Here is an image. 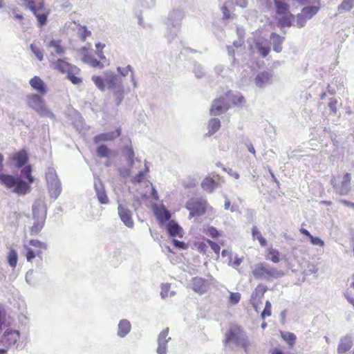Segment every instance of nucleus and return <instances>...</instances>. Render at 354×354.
<instances>
[{
  "label": "nucleus",
  "mask_w": 354,
  "mask_h": 354,
  "mask_svg": "<svg viewBox=\"0 0 354 354\" xmlns=\"http://www.w3.org/2000/svg\"><path fill=\"white\" fill-rule=\"evenodd\" d=\"M252 236L253 240H258L261 246L266 247L267 245L266 239L262 236L261 232L256 226H253L252 228Z\"/></svg>",
  "instance_id": "473e14b6"
},
{
  "label": "nucleus",
  "mask_w": 354,
  "mask_h": 354,
  "mask_svg": "<svg viewBox=\"0 0 354 354\" xmlns=\"http://www.w3.org/2000/svg\"><path fill=\"white\" fill-rule=\"evenodd\" d=\"M156 216L160 223H164L167 221H169L171 218L169 212L165 208L158 209L156 212Z\"/></svg>",
  "instance_id": "e433bc0d"
},
{
  "label": "nucleus",
  "mask_w": 354,
  "mask_h": 354,
  "mask_svg": "<svg viewBox=\"0 0 354 354\" xmlns=\"http://www.w3.org/2000/svg\"><path fill=\"white\" fill-rule=\"evenodd\" d=\"M241 294L239 292H231L229 297V302L231 304H236L241 299Z\"/></svg>",
  "instance_id": "8fccbe9b"
},
{
  "label": "nucleus",
  "mask_w": 354,
  "mask_h": 354,
  "mask_svg": "<svg viewBox=\"0 0 354 354\" xmlns=\"http://www.w3.org/2000/svg\"><path fill=\"white\" fill-rule=\"evenodd\" d=\"M0 181L7 188L15 187L14 192L19 195H24L30 191V186L26 182L12 175L0 174Z\"/></svg>",
  "instance_id": "20e7f679"
},
{
  "label": "nucleus",
  "mask_w": 354,
  "mask_h": 354,
  "mask_svg": "<svg viewBox=\"0 0 354 354\" xmlns=\"http://www.w3.org/2000/svg\"><path fill=\"white\" fill-rule=\"evenodd\" d=\"M65 74H66V78L73 84H80L83 82L80 75L81 70L75 65L72 64Z\"/></svg>",
  "instance_id": "f3484780"
},
{
  "label": "nucleus",
  "mask_w": 354,
  "mask_h": 354,
  "mask_svg": "<svg viewBox=\"0 0 354 354\" xmlns=\"http://www.w3.org/2000/svg\"><path fill=\"white\" fill-rule=\"evenodd\" d=\"M29 245L30 246L35 248L36 250H35L28 245H24V248L26 250L25 257L27 261L32 262L35 257H38L41 261H42L43 252L48 249L47 244L38 239H30L29 241Z\"/></svg>",
  "instance_id": "39448f33"
},
{
  "label": "nucleus",
  "mask_w": 354,
  "mask_h": 354,
  "mask_svg": "<svg viewBox=\"0 0 354 354\" xmlns=\"http://www.w3.org/2000/svg\"><path fill=\"white\" fill-rule=\"evenodd\" d=\"M71 65L72 64L66 62L65 59H58L57 60L51 62L53 68L59 71L62 74H65Z\"/></svg>",
  "instance_id": "b1692460"
},
{
  "label": "nucleus",
  "mask_w": 354,
  "mask_h": 354,
  "mask_svg": "<svg viewBox=\"0 0 354 354\" xmlns=\"http://www.w3.org/2000/svg\"><path fill=\"white\" fill-rule=\"evenodd\" d=\"M20 337L18 330H7L1 337V343L6 348H9L15 345Z\"/></svg>",
  "instance_id": "4468645a"
},
{
  "label": "nucleus",
  "mask_w": 354,
  "mask_h": 354,
  "mask_svg": "<svg viewBox=\"0 0 354 354\" xmlns=\"http://www.w3.org/2000/svg\"><path fill=\"white\" fill-rule=\"evenodd\" d=\"M281 336L290 348L295 346L297 337L294 333L290 332H281Z\"/></svg>",
  "instance_id": "2f4dec72"
},
{
  "label": "nucleus",
  "mask_w": 354,
  "mask_h": 354,
  "mask_svg": "<svg viewBox=\"0 0 354 354\" xmlns=\"http://www.w3.org/2000/svg\"><path fill=\"white\" fill-rule=\"evenodd\" d=\"M105 82L106 86L110 89L118 88V91H122L123 87L122 85L121 79L113 73H105Z\"/></svg>",
  "instance_id": "dca6fc26"
},
{
  "label": "nucleus",
  "mask_w": 354,
  "mask_h": 354,
  "mask_svg": "<svg viewBox=\"0 0 354 354\" xmlns=\"http://www.w3.org/2000/svg\"><path fill=\"white\" fill-rule=\"evenodd\" d=\"M30 48L32 50V51L33 52V53L35 54V55L37 57V58L39 61H41L44 58L43 50L41 49H40L39 47H37L34 44H30Z\"/></svg>",
  "instance_id": "de8ad7c7"
},
{
  "label": "nucleus",
  "mask_w": 354,
  "mask_h": 354,
  "mask_svg": "<svg viewBox=\"0 0 354 354\" xmlns=\"http://www.w3.org/2000/svg\"><path fill=\"white\" fill-rule=\"evenodd\" d=\"M197 248L198 251L201 253L205 254L207 251V245L206 243L204 242H199L196 244Z\"/></svg>",
  "instance_id": "0e129e2a"
},
{
  "label": "nucleus",
  "mask_w": 354,
  "mask_h": 354,
  "mask_svg": "<svg viewBox=\"0 0 354 354\" xmlns=\"http://www.w3.org/2000/svg\"><path fill=\"white\" fill-rule=\"evenodd\" d=\"M118 214L121 220L128 227H133V221L132 219L131 212L130 210L124 207L122 205H119Z\"/></svg>",
  "instance_id": "aec40b11"
},
{
  "label": "nucleus",
  "mask_w": 354,
  "mask_h": 354,
  "mask_svg": "<svg viewBox=\"0 0 354 354\" xmlns=\"http://www.w3.org/2000/svg\"><path fill=\"white\" fill-rule=\"evenodd\" d=\"M218 185L219 183L210 176L205 177L201 183L202 188L209 193L213 192V191L217 188Z\"/></svg>",
  "instance_id": "a878e982"
},
{
  "label": "nucleus",
  "mask_w": 354,
  "mask_h": 354,
  "mask_svg": "<svg viewBox=\"0 0 354 354\" xmlns=\"http://www.w3.org/2000/svg\"><path fill=\"white\" fill-rule=\"evenodd\" d=\"M270 78L271 75L269 73L266 71L261 72L255 78V84L259 87H263L270 82Z\"/></svg>",
  "instance_id": "bb28decb"
},
{
  "label": "nucleus",
  "mask_w": 354,
  "mask_h": 354,
  "mask_svg": "<svg viewBox=\"0 0 354 354\" xmlns=\"http://www.w3.org/2000/svg\"><path fill=\"white\" fill-rule=\"evenodd\" d=\"M230 94H232V91H229L225 96H221L214 100L209 111L212 115H220L229 109L230 106L226 102V99L230 97Z\"/></svg>",
  "instance_id": "6e6552de"
},
{
  "label": "nucleus",
  "mask_w": 354,
  "mask_h": 354,
  "mask_svg": "<svg viewBox=\"0 0 354 354\" xmlns=\"http://www.w3.org/2000/svg\"><path fill=\"white\" fill-rule=\"evenodd\" d=\"M170 290V285L168 283L162 284L161 286L160 295L162 298H165L168 296L169 291Z\"/></svg>",
  "instance_id": "4d7b16f0"
},
{
  "label": "nucleus",
  "mask_w": 354,
  "mask_h": 354,
  "mask_svg": "<svg viewBox=\"0 0 354 354\" xmlns=\"http://www.w3.org/2000/svg\"><path fill=\"white\" fill-rule=\"evenodd\" d=\"M242 262H243L242 257H235L232 263H233L234 266L238 267L241 265V263Z\"/></svg>",
  "instance_id": "69168bd1"
},
{
  "label": "nucleus",
  "mask_w": 354,
  "mask_h": 354,
  "mask_svg": "<svg viewBox=\"0 0 354 354\" xmlns=\"http://www.w3.org/2000/svg\"><path fill=\"white\" fill-rule=\"evenodd\" d=\"M167 343V342H158V346L157 348V353L158 354H165L166 353Z\"/></svg>",
  "instance_id": "052dcab7"
},
{
  "label": "nucleus",
  "mask_w": 354,
  "mask_h": 354,
  "mask_svg": "<svg viewBox=\"0 0 354 354\" xmlns=\"http://www.w3.org/2000/svg\"><path fill=\"white\" fill-rule=\"evenodd\" d=\"M8 261L9 265L15 268L17 264V254L16 251L13 249H11L8 254Z\"/></svg>",
  "instance_id": "37998d69"
},
{
  "label": "nucleus",
  "mask_w": 354,
  "mask_h": 354,
  "mask_svg": "<svg viewBox=\"0 0 354 354\" xmlns=\"http://www.w3.org/2000/svg\"><path fill=\"white\" fill-rule=\"evenodd\" d=\"M270 354H285L283 351L279 348H274L270 351Z\"/></svg>",
  "instance_id": "338daca9"
},
{
  "label": "nucleus",
  "mask_w": 354,
  "mask_h": 354,
  "mask_svg": "<svg viewBox=\"0 0 354 354\" xmlns=\"http://www.w3.org/2000/svg\"><path fill=\"white\" fill-rule=\"evenodd\" d=\"M274 3L278 15H287L283 21H282L283 24L290 26L291 25V20L294 19V16L289 12V6L286 3L279 0H274Z\"/></svg>",
  "instance_id": "9b49d317"
},
{
  "label": "nucleus",
  "mask_w": 354,
  "mask_h": 354,
  "mask_svg": "<svg viewBox=\"0 0 354 354\" xmlns=\"http://www.w3.org/2000/svg\"><path fill=\"white\" fill-rule=\"evenodd\" d=\"M319 10V6H306L304 7L301 13L297 16V25L298 27H303L306 20L312 18Z\"/></svg>",
  "instance_id": "9d476101"
},
{
  "label": "nucleus",
  "mask_w": 354,
  "mask_h": 354,
  "mask_svg": "<svg viewBox=\"0 0 354 354\" xmlns=\"http://www.w3.org/2000/svg\"><path fill=\"white\" fill-rule=\"evenodd\" d=\"M259 51L260 54L263 57H266L270 52V47L268 46H259Z\"/></svg>",
  "instance_id": "e2e57ef3"
},
{
  "label": "nucleus",
  "mask_w": 354,
  "mask_h": 354,
  "mask_svg": "<svg viewBox=\"0 0 354 354\" xmlns=\"http://www.w3.org/2000/svg\"><path fill=\"white\" fill-rule=\"evenodd\" d=\"M13 162H15V165L20 168L24 166L28 160V156L27 151L24 149H22L14 154L12 158Z\"/></svg>",
  "instance_id": "5701e85b"
},
{
  "label": "nucleus",
  "mask_w": 354,
  "mask_h": 354,
  "mask_svg": "<svg viewBox=\"0 0 354 354\" xmlns=\"http://www.w3.org/2000/svg\"><path fill=\"white\" fill-rule=\"evenodd\" d=\"M272 314V305L269 301H267L265 304V308L261 314V317L264 319L267 317H270Z\"/></svg>",
  "instance_id": "09e8293b"
},
{
  "label": "nucleus",
  "mask_w": 354,
  "mask_h": 354,
  "mask_svg": "<svg viewBox=\"0 0 354 354\" xmlns=\"http://www.w3.org/2000/svg\"><path fill=\"white\" fill-rule=\"evenodd\" d=\"M300 232L309 238L310 243L314 245H319L323 247L324 245V242L320 238L317 236H313L310 234V233L304 228H301L299 230Z\"/></svg>",
  "instance_id": "c756f323"
},
{
  "label": "nucleus",
  "mask_w": 354,
  "mask_h": 354,
  "mask_svg": "<svg viewBox=\"0 0 354 354\" xmlns=\"http://www.w3.org/2000/svg\"><path fill=\"white\" fill-rule=\"evenodd\" d=\"M78 34L80 39L84 41L88 37L91 35V32L87 29L86 26H82L78 29Z\"/></svg>",
  "instance_id": "c03bdc74"
},
{
  "label": "nucleus",
  "mask_w": 354,
  "mask_h": 354,
  "mask_svg": "<svg viewBox=\"0 0 354 354\" xmlns=\"http://www.w3.org/2000/svg\"><path fill=\"white\" fill-rule=\"evenodd\" d=\"M268 255L266 258L270 260L272 263H277L280 261V253L279 252L272 248H269L267 250Z\"/></svg>",
  "instance_id": "c9c22d12"
},
{
  "label": "nucleus",
  "mask_w": 354,
  "mask_h": 354,
  "mask_svg": "<svg viewBox=\"0 0 354 354\" xmlns=\"http://www.w3.org/2000/svg\"><path fill=\"white\" fill-rule=\"evenodd\" d=\"M207 202L202 198H191L186 203V208L189 211V217L201 216L206 212Z\"/></svg>",
  "instance_id": "0eeeda50"
},
{
  "label": "nucleus",
  "mask_w": 354,
  "mask_h": 354,
  "mask_svg": "<svg viewBox=\"0 0 354 354\" xmlns=\"http://www.w3.org/2000/svg\"><path fill=\"white\" fill-rule=\"evenodd\" d=\"M131 328V324L128 320H121L118 324V335L121 337L126 336L130 332Z\"/></svg>",
  "instance_id": "cd10ccee"
},
{
  "label": "nucleus",
  "mask_w": 354,
  "mask_h": 354,
  "mask_svg": "<svg viewBox=\"0 0 354 354\" xmlns=\"http://www.w3.org/2000/svg\"><path fill=\"white\" fill-rule=\"evenodd\" d=\"M215 279L212 276L207 279L201 277H194L191 279L190 286L194 292L198 295L207 293L214 286Z\"/></svg>",
  "instance_id": "423d86ee"
},
{
  "label": "nucleus",
  "mask_w": 354,
  "mask_h": 354,
  "mask_svg": "<svg viewBox=\"0 0 354 354\" xmlns=\"http://www.w3.org/2000/svg\"><path fill=\"white\" fill-rule=\"evenodd\" d=\"M95 46L97 48V54L98 57L101 59H105V56L104 55L103 52H102V50L104 48L105 45L102 43H97L95 44Z\"/></svg>",
  "instance_id": "6e6d98bb"
},
{
  "label": "nucleus",
  "mask_w": 354,
  "mask_h": 354,
  "mask_svg": "<svg viewBox=\"0 0 354 354\" xmlns=\"http://www.w3.org/2000/svg\"><path fill=\"white\" fill-rule=\"evenodd\" d=\"M207 234L212 238H217L219 236V232L215 227H210L207 229Z\"/></svg>",
  "instance_id": "680f3d73"
},
{
  "label": "nucleus",
  "mask_w": 354,
  "mask_h": 354,
  "mask_svg": "<svg viewBox=\"0 0 354 354\" xmlns=\"http://www.w3.org/2000/svg\"><path fill=\"white\" fill-rule=\"evenodd\" d=\"M337 100L335 98H330L328 102V107L333 114H336L337 111Z\"/></svg>",
  "instance_id": "864d4df0"
},
{
  "label": "nucleus",
  "mask_w": 354,
  "mask_h": 354,
  "mask_svg": "<svg viewBox=\"0 0 354 354\" xmlns=\"http://www.w3.org/2000/svg\"><path fill=\"white\" fill-rule=\"evenodd\" d=\"M167 229L170 236H178L180 238L183 236L182 227L174 221H171L168 223Z\"/></svg>",
  "instance_id": "393cba45"
},
{
  "label": "nucleus",
  "mask_w": 354,
  "mask_h": 354,
  "mask_svg": "<svg viewBox=\"0 0 354 354\" xmlns=\"http://www.w3.org/2000/svg\"><path fill=\"white\" fill-rule=\"evenodd\" d=\"M268 290V287L263 284H259L253 291L251 296V303L255 309L258 310L259 306L262 304V299Z\"/></svg>",
  "instance_id": "f8f14e48"
},
{
  "label": "nucleus",
  "mask_w": 354,
  "mask_h": 354,
  "mask_svg": "<svg viewBox=\"0 0 354 354\" xmlns=\"http://www.w3.org/2000/svg\"><path fill=\"white\" fill-rule=\"evenodd\" d=\"M80 54L82 55V61L89 64L93 68L99 67L100 68H103V64L97 61L92 55V53L89 51L88 48L86 47H82L80 50Z\"/></svg>",
  "instance_id": "2eb2a0df"
},
{
  "label": "nucleus",
  "mask_w": 354,
  "mask_h": 354,
  "mask_svg": "<svg viewBox=\"0 0 354 354\" xmlns=\"http://www.w3.org/2000/svg\"><path fill=\"white\" fill-rule=\"evenodd\" d=\"M230 99H232V101L234 104H242L245 102V99L243 95H230Z\"/></svg>",
  "instance_id": "bf43d9fd"
},
{
  "label": "nucleus",
  "mask_w": 354,
  "mask_h": 354,
  "mask_svg": "<svg viewBox=\"0 0 354 354\" xmlns=\"http://www.w3.org/2000/svg\"><path fill=\"white\" fill-rule=\"evenodd\" d=\"M351 180V176L349 173H346L343 176L342 182L339 183L336 177H333L330 181V184L339 193L340 195L347 194L350 190V183Z\"/></svg>",
  "instance_id": "1a4fd4ad"
},
{
  "label": "nucleus",
  "mask_w": 354,
  "mask_h": 354,
  "mask_svg": "<svg viewBox=\"0 0 354 354\" xmlns=\"http://www.w3.org/2000/svg\"><path fill=\"white\" fill-rule=\"evenodd\" d=\"M168 334H169V328H167L164 329L160 333L159 337H158V342H167L168 339H170V337L167 339Z\"/></svg>",
  "instance_id": "3c124183"
},
{
  "label": "nucleus",
  "mask_w": 354,
  "mask_h": 354,
  "mask_svg": "<svg viewBox=\"0 0 354 354\" xmlns=\"http://www.w3.org/2000/svg\"><path fill=\"white\" fill-rule=\"evenodd\" d=\"M129 71H131V66H128L127 68H123V71H121V68L120 67L118 68V71L121 73L122 74V75H126Z\"/></svg>",
  "instance_id": "774afa93"
},
{
  "label": "nucleus",
  "mask_w": 354,
  "mask_h": 354,
  "mask_svg": "<svg viewBox=\"0 0 354 354\" xmlns=\"http://www.w3.org/2000/svg\"><path fill=\"white\" fill-rule=\"evenodd\" d=\"M20 1L35 17L39 27L41 28L47 24L48 18L50 14V10L46 6L45 0H40L37 3L35 0Z\"/></svg>",
  "instance_id": "f03ea898"
},
{
  "label": "nucleus",
  "mask_w": 354,
  "mask_h": 354,
  "mask_svg": "<svg viewBox=\"0 0 354 354\" xmlns=\"http://www.w3.org/2000/svg\"><path fill=\"white\" fill-rule=\"evenodd\" d=\"M28 105L38 113L42 114L47 111L44 101L39 95L30 94L28 95Z\"/></svg>",
  "instance_id": "ddd939ff"
},
{
  "label": "nucleus",
  "mask_w": 354,
  "mask_h": 354,
  "mask_svg": "<svg viewBox=\"0 0 354 354\" xmlns=\"http://www.w3.org/2000/svg\"><path fill=\"white\" fill-rule=\"evenodd\" d=\"M173 245L179 249L187 250L188 248V244L183 241H178L175 239L172 240Z\"/></svg>",
  "instance_id": "5fc2aeb1"
},
{
  "label": "nucleus",
  "mask_w": 354,
  "mask_h": 354,
  "mask_svg": "<svg viewBox=\"0 0 354 354\" xmlns=\"http://www.w3.org/2000/svg\"><path fill=\"white\" fill-rule=\"evenodd\" d=\"M44 225V219L41 218L35 222L33 225L30 229V234L31 236L37 235Z\"/></svg>",
  "instance_id": "58836bf2"
},
{
  "label": "nucleus",
  "mask_w": 354,
  "mask_h": 354,
  "mask_svg": "<svg viewBox=\"0 0 354 354\" xmlns=\"http://www.w3.org/2000/svg\"><path fill=\"white\" fill-rule=\"evenodd\" d=\"M48 46L54 48L57 55H62L65 52V48L62 45V41L59 39H51Z\"/></svg>",
  "instance_id": "7c9ffc66"
},
{
  "label": "nucleus",
  "mask_w": 354,
  "mask_h": 354,
  "mask_svg": "<svg viewBox=\"0 0 354 354\" xmlns=\"http://www.w3.org/2000/svg\"><path fill=\"white\" fill-rule=\"evenodd\" d=\"M207 243L209 245V246L211 247L212 250L217 254V256L218 257L219 255V253H220V250H221V247L218 244H217L216 243L209 240V239H207Z\"/></svg>",
  "instance_id": "603ef678"
},
{
  "label": "nucleus",
  "mask_w": 354,
  "mask_h": 354,
  "mask_svg": "<svg viewBox=\"0 0 354 354\" xmlns=\"http://www.w3.org/2000/svg\"><path fill=\"white\" fill-rule=\"evenodd\" d=\"M125 151L127 160L132 163L134 157V151L133 148L131 147H127L125 149Z\"/></svg>",
  "instance_id": "13d9d810"
},
{
  "label": "nucleus",
  "mask_w": 354,
  "mask_h": 354,
  "mask_svg": "<svg viewBox=\"0 0 354 354\" xmlns=\"http://www.w3.org/2000/svg\"><path fill=\"white\" fill-rule=\"evenodd\" d=\"M96 153L100 158H108L110 156L111 151L108 147L104 145H102L97 148Z\"/></svg>",
  "instance_id": "a19ab883"
},
{
  "label": "nucleus",
  "mask_w": 354,
  "mask_h": 354,
  "mask_svg": "<svg viewBox=\"0 0 354 354\" xmlns=\"http://www.w3.org/2000/svg\"><path fill=\"white\" fill-rule=\"evenodd\" d=\"M353 346V340L352 338L349 336H344L342 337L339 340L338 346H337V353L338 354H344L348 351Z\"/></svg>",
  "instance_id": "4be33fe9"
},
{
  "label": "nucleus",
  "mask_w": 354,
  "mask_h": 354,
  "mask_svg": "<svg viewBox=\"0 0 354 354\" xmlns=\"http://www.w3.org/2000/svg\"><path fill=\"white\" fill-rule=\"evenodd\" d=\"M149 172V169L147 168L145 171H140L138 174H136L131 180L133 183H141L146 176V174Z\"/></svg>",
  "instance_id": "a18cd8bd"
},
{
  "label": "nucleus",
  "mask_w": 354,
  "mask_h": 354,
  "mask_svg": "<svg viewBox=\"0 0 354 354\" xmlns=\"http://www.w3.org/2000/svg\"><path fill=\"white\" fill-rule=\"evenodd\" d=\"M92 80L95 84V86L101 91H104L106 88V82L105 78L103 79L102 77L98 75H93L92 77Z\"/></svg>",
  "instance_id": "79ce46f5"
},
{
  "label": "nucleus",
  "mask_w": 354,
  "mask_h": 354,
  "mask_svg": "<svg viewBox=\"0 0 354 354\" xmlns=\"http://www.w3.org/2000/svg\"><path fill=\"white\" fill-rule=\"evenodd\" d=\"M349 287L344 294L348 301L354 307V274L348 279Z\"/></svg>",
  "instance_id": "c85d7f7f"
},
{
  "label": "nucleus",
  "mask_w": 354,
  "mask_h": 354,
  "mask_svg": "<svg viewBox=\"0 0 354 354\" xmlns=\"http://www.w3.org/2000/svg\"><path fill=\"white\" fill-rule=\"evenodd\" d=\"M252 274L255 279L270 281L281 277L283 272L276 268L270 266L265 262H260L254 266L252 269Z\"/></svg>",
  "instance_id": "7ed1b4c3"
},
{
  "label": "nucleus",
  "mask_w": 354,
  "mask_h": 354,
  "mask_svg": "<svg viewBox=\"0 0 354 354\" xmlns=\"http://www.w3.org/2000/svg\"><path fill=\"white\" fill-rule=\"evenodd\" d=\"M225 347L234 345L236 348H241L245 353L248 352L250 342L243 328L238 324L232 323L224 334L223 339Z\"/></svg>",
  "instance_id": "f257e3e1"
},
{
  "label": "nucleus",
  "mask_w": 354,
  "mask_h": 354,
  "mask_svg": "<svg viewBox=\"0 0 354 354\" xmlns=\"http://www.w3.org/2000/svg\"><path fill=\"white\" fill-rule=\"evenodd\" d=\"M47 183L49 184L54 181L59 180L56 172L54 169H49L46 174Z\"/></svg>",
  "instance_id": "49530a36"
},
{
  "label": "nucleus",
  "mask_w": 354,
  "mask_h": 354,
  "mask_svg": "<svg viewBox=\"0 0 354 354\" xmlns=\"http://www.w3.org/2000/svg\"><path fill=\"white\" fill-rule=\"evenodd\" d=\"M354 8V0H343L338 6L339 13L348 12Z\"/></svg>",
  "instance_id": "f704fd0d"
},
{
  "label": "nucleus",
  "mask_w": 354,
  "mask_h": 354,
  "mask_svg": "<svg viewBox=\"0 0 354 354\" xmlns=\"http://www.w3.org/2000/svg\"><path fill=\"white\" fill-rule=\"evenodd\" d=\"M49 192L51 196L57 198L61 192V184L59 180L54 181L48 184Z\"/></svg>",
  "instance_id": "72a5a7b5"
},
{
  "label": "nucleus",
  "mask_w": 354,
  "mask_h": 354,
  "mask_svg": "<svg viewBox=\"0 0 354 354\" xmlns=\"http://www.w3.org/2000/svg\"><path fill=\"white\" fill-rule=\"evenodd\" d=\"M21 176L28 180V182L26 183L30 185V184L32 183L35 180L34 177L32 176V168L30 165H27L24 167L21 170Z\"/></svg>",
  "instance_id": "4c0bfd02"
},
{
  "label": "nucleus",
  "mask_w": 354,
  "mask_h": 354,
  "mask_svg": "<svg viewBox=\"0 0 354 354\" xmlns=\"http://www.w3.org/2000/svg\"><path fill=\"white\" fill-rule=\"evenodd\" d=\"M121 135V129L118 128L115 131H111L104 133H100L94 137V142L100 143L102 142L111 141L118 138Z\"/></svg>",
  "instance_id": "a211bd4d"
},
{
  "label": "nucleus",
  "mask_w": 354,
  "mask_h": 354,
  "mask_svg": "<svg viewBox=\"0 0 354 354\" xmlns=\"http://www.w3.org/2000/svg\"><path fill=\"white\" fill-rule=\"evenodd\" d=\"M95 190L98 198V201L101 204H106L109 202L104 185L101 180H98L95 183Z\"/></svg>",
  "instance_id": "412c9836"
},
{
  "label": "nucleus",
  "mask_w": 354,
  "mask_h": 354,
  "mask_svg": "<svg viewBox=\"0 0 354 354\" xmlns=\"http://www.w3.org/2000/svg\"><path fill=\"white\" fill-rule=\"evenodd\" d=\"M29 83L31 87L39 94L45 95L47 93L46 84L39 76L33 77Z\"/></svg>",
  "instance_id": "6ab92c4d"
},
{
  "label": "nucleus",
  "mask_w": 354,
  "mask_h": 354,
  "mask_svg": "<svg viewBox=\"0 0 354 354\" xmlns=\"http://www.w3.org/2000/svg\"><path fill=\"white\" fill-rule=\"evenodd\" d=\"M221 127V122L218 118H212L208 124L209 133L213 134Z\"/></svg>",
  "instance_id": "ea45409f"
}]
</instances>
